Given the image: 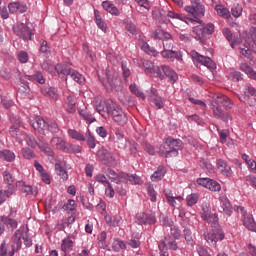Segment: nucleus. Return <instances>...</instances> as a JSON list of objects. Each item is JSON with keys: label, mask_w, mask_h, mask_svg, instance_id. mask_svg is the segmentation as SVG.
<instances>
[{"label": "nucleus", "mask_w": 256, "mask_h": 256, "mask_svg": "<svg viewBox=\"0 0 256 256\" xmlns=\"http://www.w3.org/2000/svg\"><path fill=\"white\" fill-rule=\"evenodd\" d=\"M108 179L114 181V183H128V181H134V183H141V179L137 178V176H131L126 173L117 174L113 169H108L106 172Z\"/></svg>", "instance_id": "39448f33"}, {"label": "nucleus", "mask_w": 256, "mask_h": 256, "mask_svg": "<svg viewBox=\"0 0 256 256\" xmlns=\"http://www.w3.org/2000/svg\"><path fill=\"white\" fill-rule=\"evenodd\" d=\"M224 239H225V232H223L221 229L205 234V240L209 245H212V247H216L217 242L223 241Z\"/></svg>", "instance_id": "f8f14e48"}, {"label": "nucleus", "mask_w": 256, "mask_h": 256, "mask_svg": "<svg viewBox=\"0 0 256 256\" xmlns=\"http://www.w3.org/2000/svg\"><path fill=\"white\" fill-rule=\"evenodd\" d=\"M41 68L44 71H47V73L53 74L56 71L58 75H64L66 77V81L70 77V79H73V81H75L79 85H82V83H85V77L83 75H81L79 72H77L76 70H73L72 68H70L65 64H58L55 66L50 60H45L41 64Z\"/></svg>", "instance_id": "f257e3e1"}, {"label": "nucleus", "mask_w": 256, "mask_h": 256, "mask_svg": "<svg viewBox=\"0 0 256 256\" xmlns=\"http://www.w3.org/2000/svg\"><path fill=\"white\" fill-rule=\"evenodd\" d=\"M50 145H52V147L54 149H57L58 151H63L64 153H71V151H69V148L67 147V142H65L64 139L61 137H53L50 140Z\"/></svg>", "instance_id": "412c9836"}, {"label": "nucleus", "mask_w": 256, "mask_h": 256, "mask_svg": "<svg viewBox=\"0 0 256 256\" xmlns=\"http://www.w3.org/2000/svg\"><path fill=\"white\" fill-rule=\"evenodd\" d=\"M22 156L28 160L35 159V152L29 147H24L22 148Z\"/></svg>", "instance_id": "e2e57ef3"}, {"label": "nucleus", "mask_w": 256, "mask_h": 256, "mask_svg": "<svg viewBox=\"0 0 256 256\" xmlns=\"http://www.w3.org/2000/svg\"><path fill=\"white\" fill-rule=\"evenodd\" d=\"M3 182L7 187H15V176L11 174L8 170L2 172Z\"/></svg>", "instance_id": "4c0bfd02"}, {"label": "nucleus", "mask_w": 256, "mask_h": 256, "mask_svg": "<svg viewBox=\"0 0 256 256\" xmlns=\"http://www.w3.org/2000/svg\"><path fill=\"white\" fill-rule=\"evenodd\" d=\"M196 251L199 256H211V254H209V250H207V248L203 245H197Z\"/></svg>", "instance_id": "774afa93"}, {"label": "nucleus", "mask_w": 256, "mask_h": 256, "mask_svg": "<svg viewBox=\"0 0 256 256\" xmlns=\"http://www.w3.org/2000/svg\"><path fill=\"white\" fill-rule=\"evenodd\" d=\"M41 93L44 95V97H50V99H53V101L59 100V93H57V90L50 86H44L41 88Z\"/></svg>", "instance_id": "cd10ccee"}, {"label": "nucleus", "mask_w": 256, "mask_h": 256, "mask_svg": "<svg viewBox=\"0 0 256 256\" xmlns=\"http://www.w3.org/2000/svg\"><path fill=\"white\" fill-rule=\"evenodd\" d=\"M85 141L87 142V145L90 147V149H95V147H97V140L95 139V135L89 130L86 132Z\"/></svg>", "instance_id": "a18cd8bd"}, {"label": "nucleus", "mask_w": 256, "mask_h": 256, "mask_svg": "<svg viewBox=\"0 0 256 256\" xmlns=\"http://www.w3.org/2000/svg\"><path fill=\"white\" fill-rule=\"evenodd\" d=\"M142 66L146 75H150V77H158V79L161 80L165 79V75L161 72V68L156 66L153 62L143 60Z\"/></svg>", "instance_id": "9d476101"}, {"label": "nucleus", "mask_w": 256, "mask_h": 256, "mask_svg": "<svg viewBox=\"0 0 256 256\" xmlns=\"http://www.w3.org/2000/svg\"><path fill=\"white\" fill-rule=\"evenodd\" d=\"M15 193V187H6L0 190V205H3Z\"/></svg>", "instance_id": "473e14b6"}, {"label": "nucleus", "mask_w": 256, "mask_h": 256, "mask_svg": "<svg viewBox=\"0 0 256 256\" xmlns=\"http://www.w3.org/2000/svg\"><path fill=\"white\" fill-rule=\"evenodd\" d=\"M15 158L16 156L13 151L8 149L0 150V159H2V161H7V163H13V161H15Z\"/></svg>", "instance_id": "c9c22d12"}, {"label": "nucleus", "mask_w": 256, "mask_h": 256, "mask_svg": "<svg viewBox=\"0 0 256 256\" xmlns=\"http://www.w3.org/2000/svg\"><path fill=\"white\" fill-rule=\"evenodd\" d=\"M199 201V195L197 194H190L186 198V203L188 207H193V205H197Z\"/></svg>", "instance_id": "0e129e2a"}, {"label": "nucleus", "mask_w": 256, "mask_h": 256, "mask_svg": "<svg viewBox=\"0 0 256 256\" xmlns=\"http://www.w3.org/2000/svg\"><path fill=\"white\" fill-rule=\"evenodd\" d=\"M168 245H167V242L166 240H162L159 242L158 244V248H159V251H160V256H169V252L167 251V248Z\"/></svg>", "instance_id": "338daca9"}, {"label": "nucleus", "mask_w": 256, "mask_h": 256, "mask_svg": "<svg viewBox=\"0 0 256 256\" xmlns=\"http://www.w3.org/2000/svg\"><path fill=\"white\" fill-rule=\"evenodd\" d=\"M152 37L159 41H163L164 49H173V36L169 32L158 29L152 33Z\"/></svg>", "instance_id": "1a4fd4ad"}, {"label": "nucleus", "mask_w": 256, "mask_h": 256, "mask_svg": "<svg viewBox=\"0 0 256 256\" xmlns=\"http://www.w3.org/2000/svg\"><path fill=\"white\" fill-rule=\"evenodd\" d=\"M78 115H80L82 117V119H84V121H87V123H94V121H95V118L93 117V115L89 114V112H87V110H83V109L79 108Z\"/></svg>", "instance_id": "864d4df0"}, {"label": "nucleus", "mask_w": 256, "mask_h": 256, "mask_svg": "<svg viewBox=\"0 0 256 256\" xmlns=\"http://www.w3.org/2000/svg\"><path fill=\"white\" fill-rule=\"evenodd\" d=\"M10 129H9V133L11 135V137H17V135H19V129H21V118H19V116L12 114L10 116Z\"/></svg>", "instance_id": "a211bd4d"}, {"label": "nucleus", "mask_w": 256, "mask_h": 256, "mask_svg": "<svg viewBox=\"0 0 256 256\" xmlns=\"http://www.w3.org/2000/svg\"><path fill=\"white\" fill-rule=\"evenodd\" d=\"M124 25H125L126 31H128L130 35H137V27L132 21L126 20L124 22Z\"/></svg>", "instance_id": "6e6d98bb"}, {"label": "nucleus", "mask_w": 256, "mask_h": 256, "mask_svg": "<svg viewBox=\"0 0 256 256\" xmlns=\"http://www.w3.org/2000/svg\"><path fill=\"white\" fill-rule=\"evenodd\" d=\"M77 237L76 233L68 234L61 242V251L62 253H71L75 247V239Z\"/></svg>", "instance_id": "ddd939ff"}, {"label": "nucleus", "mask_w": 256, "mask_h": 256, "mask_svg": "<svg viewBox=\"0 0 256 256\" xmlns=\"http://www.w3.org/2000/svg\"><path fill=\"white\" fill-rule=\"evenodd\" d=\"M25 141H26L28 147H31V149H36V147H39V142H37L35 137L31 134H27L25 136Z\"/></svg>", "instance_id": "5fc2aeb1"}, {"label": "nucleus", "mask_w": 256, "mask_h": 256, "mask_svg": "<svg viewBox=\"0 0 256 256\" xmlns=\"http://www.w3.org/2000/svg\"><path fill=\"white\" fill-rule=\"evenodd\" d=\"M183 148V141L180 139H175L173 137H167L164 139V149L162 152L164 157H177L179 155V150Z\"/></svg>", "instance_id": "20e7f679"}, {"label": "nucleus", "mask_w": 256, "mask_h": 256, "mask_svg": "<svg viewBox=\"0 0 256 256\" xmlns=\"http://www.w3.org/2000/svg\"><path fill=\"white\" fill-rule=\"evenodd\" d=\"M113 139L115 143H119V141H123V139H125V133L121 128L115 129Z\"/></svg>", "instance_id": "69168bd1"}, {"label": "nucleus", "mask_w": 256, "mask_h": 256, "mask_svg": "<svg viewBox=\"0 0 256 256\" xmlns=\"http://www.w3.org/2000/svg\"><path fill=\"white\" fill-rule=\"evenodd\" d=\"M161 56L164 59H176L177 61H183V53L173 49H164V51H161Z\"/></svg>", "instance_id": "b1692460"}, {"label": "nucleus", "mask_w": 256, "mask_h": 256, "mask_svg": "<svg viewBox=\"0 0 256 256\" xmlns=\"http://www.w3.org/2000/svg\"><path fill=\"white\" fill-rule=\"evenodd\" d=\"M151 100L152 103H154L155 107H157V109H163V107H165V102L163 101V98L153 94L151 96Z\"/></svg>", "instance_id": "13d9d810"}, {"label": "nucleus", "mask_w": 256, "mask_h": 256, "mask_svg": "<svg viewBox=\"0 0 256 256\" xmlns=\"http://www.w3.org/2000/svg\"><path fill=\"white\" fill-rule=\"evenodd\" d=\"M222 33L224 37L227 39V41H229L232 49H235V47L239 45V41L237 40V37L233 35V33L231 32V30H229V28H223Z\"/></svg>", "instance_id": "7c9ffc66"}, {"label": "nucleus", "mask_w": 256, "mask_h": 256, "mask_svg": "<svg viewBox=\"0 0 256 256\" xmlns=\"http://www.w3.org/2000/svg\"><path fill=\"white\" fill-rule=\"evenodd\" d=\"M240 71H243L250 79H254L256 81V72L251 68V66L247 65V63H241L239 66Z\"/></svg>", "instance_id": "e433bc0d"}, {"label": "nucleus", "mask_w": 256, "mask_h": 256, "mask_svg": "<svg viewBox=\"0 0 256 256\" xmlns=\"http://www.w3.org/2000/svg\"><path fill=\"white\" fill-rule=\"evenodd\" d=\"M94 108L97 110V112L102 116L105 117L107 115V102L104 100H101L97 98L93 102Z\"/></svg>", "instance_id": "c756f323"}, {"label": "nucleus", "mask_w": 256, "mask_h": 256, "mask_svg": "<svg viewBox=\"0 0 256 256\" xmlns=\"http://www.w3.org/2000/svg\"><path fill=\"white\" fill-rule=\"evenodd\" d=\"M185 11L192 15L196 21V23H201L199 17H203L205 15V6L199 2V0H192L191 5L185 6Z\"/></svg>", "instance_id": "423d86ee"}, {"label": "nucleus", "mask_w": 256, "mask_h": 256, "mask_svg": "<svg viewBox=\"0 0 256 256\" xmlns=\"http://www.w3.org/2000/svg\"><path fill=\"white\" fill-rule=\"evenodd\" d=\"M198 185L209 189V191H221V184L210 178H198Z\"/></svg>", "instance_id": "4468645a"}, {"label": "nucleus", "mask_w": 256, "mask_h": 256, "mask_svg": "<svg viewBox=\"0 0 256 256\" xmlns=\"http://www.w3.org/2000/svg\"><path fill=\"white\" fill-rule=\"evenodd\" d=\"M141 225H155L157 219L155 218V213H142L137 217Z\"/></svg>", "instance_id": "393cba45"}, {"label": "nucleus", "mask_w": 256, "mask_h": 256, "mask_svg": "<svg viewBox=\"0 0 256 256\" xmlns=\"http://www.w3.org/2000/svg\"><path fill=\"white\" fill-rule=\"evenodd\" d=\"M160 71H161V73H164L165 77H168V79L172 83L177 82V80L179 79V76L177 75V72H175V70H173V68H171L169 66L162 65L160 67Z\"/></svg>", "instance_id": "a878e982"}, {"label": "nucleus", "mask_w": 256, "mask_h": 256, "mask_svg": "<svg viewBox=\"0 0 256 256\" xmlns=\"http://www.w3.org/2000/svg\"><path fill=\"white\" fill-rule=\"evenodd\" d=\"M14 33L23 39V41H31L33 39V30L29 28L27 24L24 23H17L14 27Z\"/></svg>", "instance_id": "6e6552de"}, {"label": "nucleus", "mask_w": 256, "mask_h": 256, "mask_svg": "<svg viewBox=\"0 0 256 256\" xmlns=\"http://www.w3.org/2000/svg\"><path fill=\"white\" fill-rule=\"evenodd\" d=\"M97 157L104 165H108L109 167H115L117 165V159L113 155V153L109 152L107 149H101L97 152Z\"/></svg>", "instance_id": "9b49d317"}, {"label": "nucleus", "mask_w": 256, "mask_h": 256, "mask_svg": "<svg viewBox=\"0 0 256 256\" xmlns=\"http://www.w3.org/2000/svg\"><path fill=\"white\" fill-rule=\"evenodd\" d=\"M98 246L100 249H106L107 247V232L103 231L98 236Z\"/></svg>", "instance_id": "4d7b16f0"}, {"label": "nucleus", "mask_w": 256, "mask_h": 256, "mask_svg": "<svg viewBox=\"0 0 256 256\" xmlns=\"http://www.w3.org/2000/svg\"><path fill=\"white\" fill-rule=\"evenodd\" d=\"M165 167L159 166L158 169L151 175V181L155 183L161 181L165 177Z\"/></svg>", "instance_id": "79ce46f5"}, {"label": "nucleus", "mask_w": 256, "mask_h": 256, "mask_svg": "<svg viewBox=\"0 0 256 256\" xmlns=\"http://www.w3.org/2000/svg\"><path fill=\"white\" fill-rule=\"evenodd\" d=\"M63 107L65 111H67V113H77V101L75 100V97H73L72 95H68L64 100Z\"/></svg>", "instance_id": "4be33fe9"}, {"label": "nucleus", "mask_w": 256, "mask_h": 256, "mask_svg": "<svg viewBox=\"0 0 256 256\" xmlns=\"http://www.w3.org/2000/svg\"><path fill=\"white\" fill-rule=\"evenodd\" d=\"M39 141L40 142L38 144V147L40 151H42L43 153H45V155H48L49 157H53L54 152L53 149H51V146H49V144L45 140L39 139Z\"/></svg>", "instance_id": "ea45409f"}, {"label": "nucleus", "mask_w": 256, "mask_h": 256, "mask_svg": "<svg viewBox=\"0 0 256 256\" xmlns=\"http://www.w3.org/2000/svg\"><path fill=\"white\" fill-rule=\"evenodd\" d=\"M55 171L57 172V175L63 179V181H67L69 179V173L63 168L61 163L55 164Z\"/></svg>", "instance_id": "49530a36"}, {"label": "nucleus", "mask_w": 256, "mask_h": 256, "mask_svg": "<svg viewBox=\"0 0 256 256\" xmlns=\"http://www.w3.org/2000/svg\"><path fill=\"white\" fill-rule=\"evenodd\" d=\"M22 239H23V228L16 230L10 240V245L15 251L21 250V247L23 245V242L21 241Z\"/></svg>", "instance_id": "dca6fc26"}, {"label": "nucleus", "mask_w": 256, "mask_h": 256, "mask_svg": "<svg viewBox=\"0 0 256 256\" xmlns=\"http://www.w3.org/2000/svg\"><path fill=\"white\" fill-rule=\"evenodd\" d=\"M193 33H194V35H196L195 39L197 41H199L200 43H205L206 36H205V32L203 30V26L202 25L195 26L193 28Z\"/></svg>", "instance_id": "58836bf2"}, {"label": "nucleus", "mask_w": 256, "mask_h": 256, "mask_svg": "<svg viewBox=\"0 0 256 256\" xmlns=\"http://www.w3.org/2000/svg\"><path fill=\"white\" fill-rule=\"evenodd\" d=\"M67 133L71 139H75L76 141H85L84 135L75 129H68Z\"/></svg>", "instance_id": "603ef678"}, {"label": "nucleus", "mask_w": 256, "mask_h": 256, "mask_svg": "<svg viewBox=\"0 0 256 256\" xmlns=\"http://www.w3.org/2000/svg\"><path fill=\"white\" fill-rule=\"evenodd\" d=\"M15 217H17V208L15 207H10L9 214L2 215L0 217L1 223L4 224V226L6 227V229H8V231H15V229L19 227V222H17Z\"/></svg>", "instance_id": "0eeeda50"}, {"label": "nucleus", "mask_w": 256, "mask_h": 256, "mask_svg": "<svg viewBox=\"0 0 256 256\" xmlns=\"http://www.w3.org/2000/svg\"><path fill=\"white\" fill-rule=\"evenodd\" d=\"M107 115H111L113 121L117 125H120V127H125V124L129 122L127 113L123 111L121 106L117 105V103L112 100L107 101Z\"/></svg>", "instance_id": "f03ea898"}, {"label": "nucleus", "mask_w": 256, "mask_h": 256, "mask_svg": "<svg viewBox=\"0 0 256 256\" xmlns=\"http://www.w3.org/2000/svg\"><path fill=\"white\" fill-rule=\"evenodd\" d=\"M201 217L204 221H206V223L212 225V227H217L219 218H217V214H211V210L209 208L202 209Z\"/></svg>", "instance_id": "aec40b11"}, {"label": "nucleus", "mask_w": 256, "mask_h": 256, "mask_svg": "<svg viewBox=\"0 0 256 256\" xmlns=\"http://www.w3.org/2000/svg\"><path fill=\"white\" fill-rule=\"evenodd\" d=\"M212 111L215 119H220V121H224V123H229V121L233 119L229 112L223 111V109L217 105L212 106Z\"/></svg>", "instance_id": "f3484780"}, {"label": "nucleus", "mask_w": 256, "mask_h": 256, "mask_svg": "<svg viewBox=\"0 0 256 256\" xmlns=\"http://www.w3.org/2000/svg\"><path fill=\"white\" fill-rule=\"evenodd\" d=\"M131 93L136 95V97H139L140 99H145V94L139 90V86L136 84H131L129 87Z\"/></svg>", "instance_id": "680f3d73"}, {"label": "nucleus", "mask_w": 256, "mask_h": 256, "mask_svg": "<svg viewBox=\"0 0 256 256\" xmlns=\"http://www.w3.org/2000/svg\"><path fill=\"white\" fill-rule=\"evenodd\" d=\"M213 101L217 105H223V107H226L227 109H233L235 105L229 97L223 94H214Z\"/></svg>", "instance_id": "6ab92c4d"}, {"label": "nucleus", "mask_w": 256, "mask_h": 256, "mask_svg": "<svg viewBox=\"0 0 256 256\" xmlns=\"http://www.w3.org/2000/svg\"><path fill=\"white\" fill-rule=\"evenodd\" d=\"M102 7H103V9H105V11H107L111 15H115L116 17H118V15H120V12H119V9L117 8V6H115V4L111 3L110 1L102 2Z\"/></svg>", "instance_id": "72a5a7b5"}, {"label": "nucleus", "mask_w": 256, "mask_h": 256, "mask_svg": "<svg viewBox=\"0 0 256 256\" xmlns=\"http://www.w3.org/2000/svg\"><path fill=\"white\" fill-rule=\"evenodd\" d=\"M139 47L142 51L148 53V55H152L153 57H157V55H159V52H157L155 48H151V46H149V44L144 40H139Z\"/></svg>", "instance_id": "f704fd0d"}, {"label": "nucleus", "mask_w": 256, "mask_h": 256, "mask_svg": "<svg viewBox=\"0 0 256 256\" xmlns=\"http://www.w3.org/2000/svg\"><path fill=\"white\" fill-rule=\"evenodd\" d=\"M216 166L222 175H225L226 177H231V175H233V170H231V166H229L227 161L223 159H217Z\"/></svg>", "instance_id": "5701e85b"}, {"label": "nucleus", "mask_w": 256, "mask_h": 256, "mask_svg": "<svg viewBox=\"0 0 256 256\" xmlns=\"http://www.w3.org/2000/svg\"><path fill=\"white\" fill-rule=\"evenodd\" d=\"M204 36L211 37L213 33H215V25L213 23H208L207 25L203 26Z\"/></svg>", "instance_id": "bf43d9fd"}, {"label": "nucleus", "mask_w": 256, "mask_h": 256, "mask_svg": "<svg viewBox=\"0 0 256 256\" xmlns=\"http://www.w3.org/2000/svg\"><path fill=\"white\" fill-rule=\"evenodd\" d=\"M62 209L64 211H67V213L75 214V212L77 211V203L75 202V200L70 199L67 201L66 204L63 205Z\"/></svg>", "instance_id": "c03bdc74"}, {"label": "nucleus", "mask_w": 256, "mask_h": 256, "mask_svg": "<svg viewBox=\"0 0 256 256\" xmlns=\"http://www.w3.org/2000/svg\"><path fill=\"white\" fill-rule=\"evenodd\" d=\"M228 79L237 83L239 81H243V74H241V72L239 71L232 69L228 74Z\"/></svg>", "instance_id": "8fccbe9b"}, {"label": "nucleus", "mask_w": 256, "mask_h": 256, "mask_svg": "<svg viewBox=\"0 0 256 256\" xmlns=\"http://www.w3.org/2000/svg\"><path fill=\"white\" fill-rule=\"evenodd\" d=\"M164 195L166 197L167 203H169L171 207H177V201H179V203L183 201L182 196H173V192H171V190H164Z\"/></svg>", "instance_id": "c85d7f7f"}, {"label": "nucleus", "mask_w": 256, "mask_h": 256, "mask_svg": "<svg viewBox=\"0 0 256 256\" xmlns=\"http://www.w3.org/2000/svg\"><path fill=\"white\" fill-rule=\"evenodd\" d=\"M10 13H25L27 11V5L21 2H13L8 5Z\"/></svg>", "instance_id": "2f4dec72"}, {"label": "nucleus", "mask_w": 256, "mask_h": 256, "mask_svg": "<svg viewBox=\"0 0 256 256\" xmlns=\"http://www.w3.org/2000/svg\"><path fill=\"white\" fill-rule=\"evenodd\" d=\"M220 205L221 209H223L225 215L231 216L233 214V207L231 206V202L226 195L220 196Z\"/></svg>", "instance_id": "bb28decb"}, {"label": "nucleus", "mask_w": 256, "mask_h": 256, "mask_svg": "<svg viewBox=\"0 0 256 256\" xmlns=\"http://www.w3.org/2000/svg\"><path fill=\"white\" fill-rule=\"evenodd\" d=\"M215 11L217 12V15L223 19H229V17H231V12H229V9L223 5H216Z\"/></svg>", "instance_id": "a19ab883"}, {"label": "nucleus", "mask_w": 256, "mask_h": 256, "mask_svg": "<svg viewBox=\"0 0 256 256\" xmlns=\"http://www.w3.org/2000/svg\"><path fill=\"white\" fill-rule=\"evenodd\" d=\"M0 255L1 256H13L15 255V250L10 247H7V243L3 242L0 246Z\"/></svg>", "instance_id": "09e8293b"}, {"label": "nucleus", "mask_w": 256, "mask_h": 256, "mask_svg": "<svg viewBox=\"0 0 256 256\" xmlns=\"http://www.w3.org/2000/svg\"><path fill=\"white\" fill-rule=\"evenodd\" d=\"M190 55L192 59H195L196 61H198V63L204 65V67H207L208 69H215V62H213L211 58L200 55L197 53V51H191Z\"/></svg>", "instance_id": "2eb2a0df"}, {"label": "nucleus", "mask_w": 256, "mask_h": 256, "mask_svg": "<svg viewBox=\"0 0 256 256\" xmlns=\"http://www.w3.org/2000/svg\"><path fill=\"white\" fill-rule=\"evenodd\" d=\"M95 14V22L96 25L99 27V29H101V31H107V24L105 23V21H103V19H101V16H99V11L95 10L94 11Z\"/></svg>", "instance_id": "3c124183"}, {"label": "nucleus", "mask_w": 256, "mask_h": 256, "mask_svg": "<svg viewBox=\"0 0 256 256\" xmlns=\"http://www.w3.org/2000/svg\"><path fill=\"white\" fill-rule=\"evenodd\" d=\"M112 249L113 251L119 252L123 249H127V244L125 243V241L116 238L114 239L113 243H112Z\"/></svg>", "instance_id": "de8ad7c7"}, {"label": "nucleus", "mask_w": 256, "mask_h": 256, "mask_svg": "<svg viewBox=\"0 0 256 256\" xmlns=\"http://www.w3.org/2000/svg\"><path fill=\"white\" fill-rule=\"evenodd\" d=\"M16 187H21L22 193L27 195H37V192L33 191V186L25 185L23 181L16 182Z\"/></svg>", "instance_id": "37998d69"}, {"label": "nucleus", "mask_w": 256, "mask_h": 256, "mask_svg": "<svg viewBox=\"0 0 256 256\" xmlns=\"http://www.w3.org/2000/svg\"><path fill=\"white\" fill-rule=\"evenodd\" d=\"M31 127H33L34 131H38L42 135H45L46 131L50 133L56 134L59 132V125L55 121H45V119L41 117H36L34 121L30 122Z\"/></svg>", "instance_id": "7ed1b4c3"}, {"label": "nucleus", "mask_w": 256, "mask_h": 256, "mask_svg": "<svg viewBox=\"0 0 256 256\" xmlns=\"http://www.w3.org/2000/svg\"><path fill=\"white\" fill-rule=\"evenodd\" d=\"M216 130L219 133L220 143H227V137H229V130L228 129L221 130L219 126H216Z\"/></svg>", "instance_id": "052dcab7"}]
</instances>
